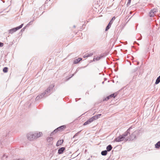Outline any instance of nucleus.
<instances>
[{
    "instance_id": "nucleus-23",
    "label": "nucleus",
    "mask_w": 160,
    "mask_h": 160,
    "mask_svg": "<svg viewBox=\"0 0 160 160\" xmlns=\"http://www.w3.org/2000/svg\"><path fill=\"white\" fill-rule=\"evenodd\" d=\"M131 2V0H128V4H130V2Z\"/></svg>"
},
{
    "instance_id": "nucleus-14",
    "label": "nucleus",
    "mask_w": 160,
    "mask_h": 160,
    "mask_svg": "<svg viewBox=\"0 0 160 160\" xmlns=\"http://www.w3.org/2000/svg\"><path fill=\"white\" fill-rule=\"evenodd\" d=\"M160 82V76H159L158 77V78L156 80L155 82V84H157L159 83Z\"/></svg>"
},
{
    "instance_id": "nucleus-22",
    "label": "nucleus",
    "mask_w": 160,
    "mask_h": 160,
    "mask_svg": "<svg viewBox=\"0 0 160 160\" xmlns=\"http://www.w3.org/2000/svg\"><path fill=\"white\" fill-rule=\"evenodd\" d=\"M4 44L3 43L0 42V47H2L3 46Z\"/></svg>"
},
{
    "instance_id": "nucleus-24",
    "label": "nucleus",
    "mask_w": 160,
    "mask_h": 160,
    "mask_svg": "<svg viewBox=\"0 0 160 160\" xmlns=\"http://www.w3.org/2000/svg\"><path fill=\"white\" fill-rule=\"evenodd\" d=\"M49 138V139H50V138L52 139V138Z\"/></svg>"
},
{
    "instance_id": "nucleus-16",
    "label": "nucleus",
    "mask_w": 160,
    "mask_h": 160,
    "mask_svg": "<svg viewBox=\"0 0 160 160\" xmlns=\"http://www.w3.org/2000/svg\"><path fill=\"white\" fill-rule=\"evenodd\" d=\"M107 151L106 150L103 151L101 152V154L103 156H105L107 154Z\"/></svg>"
},
{
    "instance_id": "nucleus-9",
    "label": "nucleus",
    "mask_w": 160,
    "mask_h": 160,
    "mask_svg": "<svg viewBox=\"0 0 160 160\" xmlns=\"http://www.w3.org/2000/svg\"><path fill=\"white\" fill-rule=\"evenodd\" d=\"M82 60V58H78L74 60V63L75 64L78 63Z\"/></svg>"
},
{
    "instance_id": "nucleus-13",
    "label": "nucleus",
    "mask_w": 160,
    "mask_h": 160,
    "mask_svg": "<svg viewBox=\"0 0 160 160\" xmlns=\"http://www.w3.org/2000/svg\"><path fill=\"white\" fill-rule=\"evenodd\" d=\"M112 149V147L111 145L108 146L107 147V151H109Z\"/></svg>"
},
{
    "instance_id": "nucleus-8",
    "label": "nucleus",
    "mask_w": 160,
    "mask_h": 160,
    "mask_svg": "<svg viewBox=\"0 0 160 160\" xmlns=\"http://www.w3.org/2000/svg\"><path fill=\"white\" fill-rule=\"evenodd\" d=\"M63 142V140H58L56 143V146H58L61 145Z\"/></svg>"
},
{
    "instance_id": "nucleus-7",
    "label": "nucleus",
    "mask_w": 160,
    "mask_h": 160,
    "mask_svg": "<svg viewBox=\"0 0 160 160\" xmlns=\"http://www.w3.org/2000/svg\"><path fill=\"white\" fill-rule=\"evenodd\" d=\"M65 148L64 147H62L59 149L58 150V153L59 154H61L63 153L64 151L65 150Z\"/></svg>"
},
{
    "instance_id": "nucleus-5",
    "label": "nucleus",
    "mask_w": 160,
    "mask_h": 160,
    "mask_svg": "<svg viewBox=\"0 0 160 160\" xmlns=\"http://www.w3.org/2000/svg\"><path fill=\"white\" fill-rule=\"evenodd\" d=\"M93 55V53L89 52L83 55V57L84 58H88V57H91Z\"/></svg>"
},
{
    "instance_id": "nucleus-3",
    "label": "nucleus",
    "mask_w": 160,
    "mask_h": 160,
    "mask_svg": "<svg viewBox=\"0 0 160 160\" xmlns=\"http://www.w3.org/2000/svg\"><path fill=\"white\" fill-rule=\"evenodd\" d=\"M128 140V139H126L122 135H120L115 139V141L116 142H120L123 140L126 141Z\"/></svg>"
},
{
    "instance_id": "nucleus-6",
    "label": "nucleus",
    "mask_w": 160,
    "mask_h": 160,
    "mask_svg": "<svg viewBox=\"0 0 160 160\" xmlns=\"http://www.w3.org/2000/svg\"><path fill=\"white\" fill-rule=\"evenodd\" d=\"M156 12V11L155 9H153L151 10L149 13L150 16L151 17H152L154 16V15L155 14V13Z\"/></svg>"
},
{
    "instance_id": "nucleus-20",
    "label": "nucleus",
    "mask_w": 160,
    "mask_h": 160,
    "mask_svg": "<svg viewBox=\"0 0 160 160\" xmlns=\"http://www.w3.org/2000/svg\"><path fill=\"white\" fill-rule=\"evenodd\" d=\"M109 97L110 98H112V97H113V98H115V97H116V95H115L114 94H112L111 95H110L109 96Z\"/></svg>"
},
{
    "instance_id": "nucleus-21",
    "label": "nucleus",
    "mask_w": 160,
    "mask_h": 160,
    "mask_svg": "<svg viewBox=\"0 0 160 160\" xmlns=\"http://www.w3.org/2000/svg\"><path fill=\"white\" fill-rule=\"evenodd\" d=\"M110 98L109 97V96H108L107 97L105 98L104 99V101H107Z\"/></svg>"
},
{
    "instance_id": "nucleus-19",
    "label": "nucleus",
    "mask_w": 160,
    "mask_h": 160,
    "mask_svg": "<svg viewBox=\"0 0 160 160\" xmlns=\"http://www.w3.org/2000/svg\"><path fill=\"white\" fill-rule=\"evenodd\" d=\"M115 18H115V17H112V19L111 20V21L109 22V23H111V24H112L113 23V21L115 19Z\"/></svg>"
},
{
    "instance_id": "nucleus-4",
    "label": "nucleus",
    "mask_w": 160,
    "mask_h": 160,
    "mask_svg": "<svg viewBox=\"0 0 160 160\" xmlns=\"http://www.w3.org/2000/svg\"><path fill=\"white\" fill-rule=\"evenodd\" d=\"M23 24H22L19 26L10 30L9 31V33L11 34H12L14 32H16L18 30L21 28L23 26Z\"/></svg>"
},
{
    "instance_id": "nucleus-11",
    "label": "nucleus",
    "mask_w": 160,
    "mask_h": 160,
    "mask_svg": "<svg viewBox=\"0 0 160 160\" xmlns=\"http://www.w3.org/2000/svg\"><path fill=\"white\" fill-rule=\"evenodd\" d=\"M66 128V126L63 125L61 126V127H60L56 129V130H62V129H64Z\"/></svg>"
},
{
    "instance_id": "nucleus-2",
    "label": "nucleus",
    "mask_w": 160,
    "mask_h": 160,
    "mask_svg": "<svg viewBox=\"0 0 160 160\" xmlns=\"http://www.w3.org/2000/svg\"><path fill=\"white\" fill-rule=\"evenodd\" d=\"M101 116V114H99L97 115H95L91 118H90L89 120H88L86 122L83 124V125L85 126L87 124H88L93 121L97 120Z\"/></svg>"
},
{
    "instance_id": "nucleus-15",
    "label": "nucleus",
    "mask_w": 160,
    "mask_h": 160,
    "mask_svg": "<svg viewBox=\"0 0 160 160\" xmlns=\"http://www.w3.org/2000/svg\"><path fill=\"white\" fill-rule=\"evenodd\" d=\"M111 24H112L111 23H110L109 22V23L108 26H107L106 28L105 31H107L109 29V28H110L111 26Z\"/></svg>"
},
{
    "instance_id": "nucleus-10",
    "label": "nucleus",
    "mask_w": 160,
    "mask_h": 160,
    "mask_svg": "<svg viewBox=\"0 0 160 160\" xmlns=\"http://www.w3.org/2000/svg\"><path fill=\"white\" fill-rule=\"evenodd\" d=\"M128 134H130V132L129 131V129H128L126 132H125L122 135V136H123L125 137L127 136H128Z\"/></svg>"
},
{
    "instance_id": "nucleus-12",
    "label": "nucleus",
    "mask_w": 160,
    "mask_h": 160,
    "mask_svg": "<svg viewBox=\"0 0 160 160\" xmlns=\"http://www.w3.org/2000/svg\"><path fill=\"white\" fill-rule=\"evenodd\" d=\"M101 58V57L100 56H97V57H94L93 61H95L99 60Z\"/></svg>"
},
{
    "instance_id": "nucleus-17",
    "label": "nucleus",
    "mask_w": 160,
    "mask_h": 160,
    "mask_svg": "<svg viewBox=\"0 0 160 160\" xmlns=\"http://www.w3.org/2000/svg\"><path fill=\"white\" fill-rule=\"evenodd\" d=\"M160 147V142H158L156 144L155 147L156 148H158Z\"/></svg>"
},
{
    "instance_id": "nucleus-1",
    "label": "nucleus",
    "mask_w": 160,
    "mask_h": 160,
    "mask_svg": "<svg viewBox=\"0 0 160 160\" xmlns=\"http://www.w3.org/2000/svg\"><path fill=\"white\" fill-rule=\"evenodd\" d=\"M42 135V133L41 132H37L35 133L33 135L28 134V138L30 140H32L33 139L38 138L40 137Z\"/></svg>"
},
{
    "instance_id": "nucleus-18",
    "label": "nucleus",
    "mask_w": 160,
    "mask_h": 160,
    "mask_svg": "<svg viewBox=\"0 0 160 160\" xmlns=\"http://www.w3.org/2000/svg\"><path fill=\"white\" fill-rule=\"evenodd\" d=\"M8 68L7 67H5L3 69V72L5 73H6L8 72Z\"/></svg>"
},
{
    "instance_id": "nucleus-25",
    "label": "nucleus",
    "mask_w": 160,
    "mask_h": 160,
    "mask_svg": "<svg viewBox=\"0 0 160 160\" xmlns=\"http://www.w3.org/2000/svg\"><path fill=\"white\" fill-rule=\"evenodd\" d=\"M129 139H131V138H129Z\"/></svg>"
}]
</instances>
